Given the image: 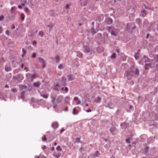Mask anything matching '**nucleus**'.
I'll return each instance as SVG.
<instances>
[{
  "instance_id": "1",
  "label": "nucleus",
  "mask_w": 158,
  "mask_h": 158,
  "mask_svg": "<svg viewBox=\"0 0 158 158\" xmlns=\"http://www.w3.org/2000/svg\"><path fill=\"white\" fill-rule=\"evenodd\" d=\"M133 73L135 75L138 76L139 74V71L138 69H135L132 66L130 69V71L126 72L124 75L128 79L130 80L132 77Z\"/></svg>"
},
{
  "instance_id": "2",
  "label": "nucleus",
  "mask_w": 158,
  "mask_h": 158,
  "mask_svg": "<svg viewBox=\"0 0 158 158\" xmlns=\"http://www.w3.org/2000/svg\"><path fill=\"white\" fill-rule=\"evenodd\" d=\"M108 30L112 35L115 36L118 35L119 31V29H116L113 27H108Z\"/></svg>"
},
{
  "instance_id": "3",
  "label": "nucleus",
  "mask_w": 158,
  "mask_h": 158,
  "mask_svg": "<svg viewBox=\"0 0 158 158\" xmlns=\"http://www.w3.org/2000/svg\"><path fill=\"white\" fill-rule=\"evenodd\" d=\"M56 97L55 96H51V98H52V102L53 103V108L54 109H56V105L55 104V102L56 101L57 102H60V101L59 99V98H56Z\"/></svg>"
},
{
  "instance_id": "4",
  "label": "nucleus",
  "mask_w": 158,
  "mask_h": 158,
  "mask_svg": "<svg viewBox=\"0 0 158 158\" xmlns=\"http://www.w3.org/2000/svg\"><path fill=\"white\" fill-rule=\"evenodd\" d=\"M20 88L23 91L21 93L20 96L21 98L22 99H23L25 98L24 96V93L25 92V91L24 90L26 89L27 86L25 85H21L20 86Z\"/></svg>"
},
{
  "instance_id": "5",
  "label": "nucleus",
  "mask_w": 158,
  "mask_h": 158,
  "mask_svg": "<svg viewBox=\"0 0 158 158\" xmlns=\"http://www.w3.org/2000/svg\"><path fill=\"white\" fill-rule=\"evenodd\" d=\"M135 25L132 23H128L127 24L126 29L128 31H131V29H133L135 28Z\"/></svg>"
},
{
  "instance_id": "6",
  "label": "nucleus",
  "mask_w": 158,
  "mask_h": 158,
  "mask_svg": "<svg viewBox=\"0 0 158 158\" xmlns=\"http://www.w3.org/2000/svg\"><path fill=\"white\" fill-rule=\"evenodd\" d=\"M27 80L29 81H32L35 78V75L34 74L27 73Z\"/></svg>"
},
{
  "instance_id": "7",
  "label": "nucleus",
  "mask_w": 158,
  "mask_h": 158,
  "mask_svg": "<svg viewBox=\"0 0 158 158\" xmlns=\"http://www.w3.org/2000/svg\"><path fill=\"white\" fill-rule=\"evenodd\" d=\"M85 49V52L87 53L90 52L92 53L94 51L93 50L92 48H90L89 46H86L84 47Z\"/></svg>"
},
{
  "instance_id": "8",
  "label": "nucleus",
  "mask_w": 158,
  "mask_h": 158,
  "mask_svg": "<svg viewBox=\"0 0 158 158\" xmlns=\"http://www.w3.org/2000/svg\"><path fill=\"white\" fill-rule=\"evenodd\" d=\"M38 59L39 62L42 64L43 67H44L46 64L44 59L40 57Z\"/></svg>"
},
{
  "instance_id": "9",
  "label": "nucleus",
  "mask_w": 158,
  "mask_h": 158,
  "mask_svg": "<svg viewBox=\"0 0 158 158\" xmlns=\"http://www.w3.org/2000/svg\"><path fill=\"white\" fill-rule=\"evenodd\" d=\"M68 81H73L74 79V77L73 75L69 74L67 76Z\"/></svg>"
},
{
  "instance_id": "10",
  "label": "nucleus",
  "mask_w": 158,
  "mask_h": 158,
  "mask_svg": "<svg viewBox=\"0 0 158 158\" xmlns=\"http://www.w3.org/2000/svg\"><path fill=\"white\" fill-rule=\"evenodd\" d=\"M111 133L113 135H115L117 132V131L115 128L114 127L111 128L110 130Z\"/></svg>"
},
{
  "instance_id": "11",
  "label": "nucleus",
  "mask_w": 158,
  "mask_h": 158,
  "mask_svg": "<svg viewBox=\"0 0 158 158\" xmlns=\"http://www.w3.org/2000/svg\"><path fill=\"white\" fill-rule=\"evenodd\" d=\"M50 14L52 16H55L57 15L55 11L53 10H50Z\"/></svg>"
},
{
  "instance_id": "12",
  "label": "nucleus",
  "mask_w": 158,
  "mask_h": 158,
  "mask_svg": "<svg viewBox=\"0 0 158 158\" xmlns=\"http://www.w3.org/2000/svg\"><path fill=\"white\" fill-rule=\"evenodd\" d=\"M53 155L56 158H58L60 156L61 154L59 153L54 152L53 154Z\"/></svg>"
},
{
  "instance_id": "13",
  "label": "nucleus",
  "mask_w": 158,
  "mask_h": 158,
  "mask_svg": "<svg viewBox=\"0 0 158 158\" xmlns=\"http://www.w3.org/2000/svg\"><path fill=\"white\" fill-rule=\"evenodd\" d=\"M23 79V77L21 75H19L17 77V79L19 81H20Z\"/></svg>"
},
{
  "instance_id": "14",
  "label": "nucleus",
  "mask_w": 158,
  "mask_h": 158,
  "mask_svg": "<svg viewBox=\"0 0 158 158\" xmlns=\"http://www.w3.org/2000/svg\"><path fill=\"white\" fill-rule=\"evenodd\" d=\"M58 127V123L56 122H54L52 124V127L54 129L57 128Z\"/></svg>"
},
{
  "instance_id": "15",
  "label": "nucleus",
  "mask_w": 158,
  "mask_h": 158,
  "mask_svg": "<svg viewBox=\"0 0 158 158\" xmlns=\"http://www.w3.org/2000/svg\"><path fill=\"white\" fill-rule=\"evenodd\" d=\"M66 81V78L64 77H62L61 78V82H62V85H64Z\"/></svg>"
},
{
  "instance_id": "16",
  "label": "nucleus",
  "mask_w": 158,
  "mask_h": 158,
  "mask_svg": "<svg viewBox=\"0 0 158 158\" xmlns=\"http://www.w3.org/2000/svg\"><path fill=\"white\" fill-rule=\"evenodd\" d=\"M40 94L41 96L43 97V98H46L48 97V95L46 94L41 93Z\"/></svg>"
},
{
  "instance_id": "17",
  "label": "nucleus",
  "mask_w": 158,
  "mask_h": 158,
  "mask_svg": "<svg viewBox=\"0 0 158 158\" xmlns=\"http://www.w3.org/2000/svg\"><path fill=\"white\" fill-rule=\"evenodd\" d=\"M121 126L122 127L125 128L127 127L128 126V124L126 123H123L121 124Z\"/></svg>"
},
{
  "instance_id": "18",
  "label": "nucleus",
  "mask_w": 158,
  "mask_h": 158,
  "mask_svg": "<svg viewBox=\"0 0 158 158\" xmlns=\"http://www.w3.org/2000/svg\"><path fill=\"white\" fill-rule=\"evenodd\" d=\"M103 51V48L101 47H99L97 49V51L98 52H101Z\"/></svg>"
},
{
  "instance_id": "19",
  "label": "nucleus",
  "mask_w": 158,
  "mask_h": 158,
  "mask_svg": "<svg viewBox=\"0 0 158 158\" xmlns=\"http://www.w3.org/2000/svg\"><path fill=\"white\" fill-rule=\"evenodd\" d=\"M146 15V12L145 10H143L141 12V15L143 17H144Z\"/></svg>"
},
{
  "instance_id": "20",
  "label": "nucleus",
  "mask_w": 158,
  "mask_h": 158,
  "mask_svg": "<svg viewBox=\"0 0 158 158\" xmlns=\"http://www.w3.org/2000/svg\"><path fill=\"white\" fill-rule=\"evenodd\" d=\"M60 87V85L58 84H56L54 86V89L56 90H57Z\"/></svg>"
},
{
  "instance_id": "21",
  "label": "nucleus",
  "mask_w": 158,
  "mask_h": 158,
  "mask_svg": "<svg viewBox=\"0 0 158 158\" xmlns=\"http://www.w3.org/2000/svg\"><path fill=\"white\" fill-rule=\"evenodd\" d=\"M74 99L76 102L77 104H80V102L77 98L75 97Z\"/></svg>"
},
{
  "instance_id": "22",
  "label": "nucleus",
  "mask_w": 158,
  "mask_h": 158,
  "mask_svg": "<svg viewBox=\"0 0 158 158\" xmlns=\"http://www.w3.org/2000/svg\"><path fill=\"white\" fill-rule=\"evenodd\" d=\"M61 90L62 91H64L65 93H66L68 92V88H67L66 87H64L62 88Z\"/></svg>"
},
{
  "instance_id": "23",
  "label": "nucleus",
  "mask_w": 158,
  "mask_h": 158,
  "mask_svg": "<svg viewBox=\"0 0 158 158\" xmlns=\"http://www.w3.org/2000/svg\"><path fill=\"white\" fill-rule=\"evenodd\" d=\"M40 84L38 82H35L34 83L33 86L34 87L38 88L39 87Z\"/></svg>"
},
{
  "instance_id": "24",
  "label": "nucleus",
  "mask_w": 158,
  "mask_h": 158,
  "mask_svg": "<svg viewBox=\"0 0 158 158\" xmlns=\"http://www.w3.org/2000/svg\"><path fill=\"white\" fill-rule=\"evenodd\" d=\"M106 21H107V23L108 24L111 23L112 22V20L110 18H108Z\"/></svg>"
},
{
  "instance_id": "25",
  "label": "nucleus",
  "mask_w": 158,
  "mask_h": 158,
  "mask_svg": "<svg viewBox=\"0 0 158 158\" xmlns=\"http://www.w3.org/2000/svg\"><path fill=\"white\" fill-rule=\"evenodd\" d=\"M11 68L8 66H6L5 67V70L6 71H8L11 70Z\"/></svg>"
},
{
  "instance_id": "26",
  "label": "nucleus",
  "mask_w": 158,
  "mask_h": 158,
  "mask_svg": "<svg viewBox=\"0 0 158 158\" xmlns=\"http://www.w3.org/2000/svg\"><path fill=\"white\" fill-rule=\"evenodd\" d=\"M82 56V53L80 52H77V56L79 57H81Z\"/></svg>"
},
{
  "instance_id": "27",
  "label": "nucleus",
  "mask_w": 158,
  "mask_h": 158,
  "mask_svg": "<svg viewBox=\"0 0 158 158\" xmlns=\"http://www.w3.org/2000/svg\"><path fill=\"white\" fill-rule=\"evenodd\" d=\"M139 54L138 53H136L135 55V57L136 60H137L139 58Z\"/></svg>"
},
{
  "instance_id": "28",
  "label": "nucleus",
  "mask_w": 158,
  "mask_h": 158,
  "mask_svg": "<svg viewBox=\"0 0 158 158\" xmlns=\"http://www.w3.org/2000/svg\"><path fill=\"white\" fill-rule=\"evenodd\" d=\"M21 5L22 6H24L26 3V2L25 1H24L23 0V1H21Z\"/></svg>"
},
{
  "instance_id": "29",
  "label": "nucleus",
  "mask_w": 158,
  "mask_h": 158,
  "mask_svg": "<svg viewBox=\"0 0 158 158\" xmlns=\"http://www.w3.org/2000/svg\"><path fill=\"white\" fill-rule=\"evenodd\" d=\"M36 158H46L42 154H40V155L37 156Z\"/></svg>"
},
{
  "instance_id": "30",
  "label": "nucleus",
  "mask_w": 158,
  "mask_h": 158,
  "mask_svg": "<svg viewBox=\"0 0 158 158\" xmlns=\"http://www.w3.org/2000/svg\"><path fill=\"white\" fill-rule=\"evenodd\" d=\"M133 107L131 106H129L128 109L127 110L128 112H130L131 110L133 109Z\"/></svg>"
},
{
  "instance_id": "31",
  "label": "nucleus",
  "mask_w": 158,
  "mask_h": 158,
  "mask_svg": "<svg viewBox=\"0 0 158 158\" xmlns=\"http://www.w3.org/2000/svg\"><path fill=\"white\" fill-rule=\"evenodd\" d=\"M90 31L92 35H94L96 33V32L93 29H91Z\"/></svg>"
},
{
  "instance_id": "32",
  "label": "nucleus",
  "mask_w": 158,
  "mask_h": 158,
  "mask_svg": "<svg viewBox=\"0 0 158 158\" xmlns=\"http://www.w3.org/2000/svg\"><path fill=\"white\" fill-rule=\"evenodd\" d=\"M25 18V16L24 15L23 13H22L21 15V19L23 20Z\"/></svg>"
},
{
  "instance_id": "33",
  "label": "nucleus",
  "mask_w": 158,
  "mask_h": 158,
  "mask_svg": "<svg viewBox=\"0 0 158 158\" xmlns=\"http://www.w3.org/2000/svg\"><path fill=\"white\" fill-rule=\"evenodd\" d=\"M56 150L59 151L60 152L62 150V148L60 146H58L56 148Z\"/></svg>"
},
{
  "instance_id": "34",
  "label": "nucleus",
  "mask_w": 158,
  "mask_h": 158,
  "mask_svg": "<svg viewBox=\"0 0 158 158\" xmlns=\"http://www.w3.org/2000/svg\"><path fill=\"white\" fill-rule=\"evenodd\" d=\"M52 26L53 25L52 23H50V24L48 26V27L49 28L50 30L51 29Z\"/></svg>"
},
{
  "instance_id": "35",
  "label": "nucleus",
  "mask_w": 158,
  "mask_h": 158,
  "mask_svg": "<svg viewBox=\"0 0 158 158\" xmlns=\"http://www.w3.org/2000/svg\"><path fill=\"white\" fill-rule=\"evenodd\" d=\"M99 155V152L98 151H96L95 152V153L94 154V157H96L97 156Z\"/></svg>"
},
{
  "instance_id": "36",
  "label": "nucleus",
  "mask_w": 158,
  "mask_h": 158,
  "mask_svg": "<svg viewBox=\"0 0 158 158\" xmlns=\"http://www.w3.org/2000/svg\"><path fill=\"white\" fill-rule=\"evenodd\" d=\"M131 139V137H129L126 140V141L127 143H130V140Z\"/></svg>"
},
{
  "instance_id": "37",
  "label": "nucleus",
  "mask_w": 158,
  "mask_h": 158,
  "mask_svg": "<svg viewBox=\"0 0 158 158\" xmlns=\"http://www.w3.org/2000/svg\"><path fill=\"white\" fill-rule=\"evenodd\" d=\"M39 35L41 37H43L44 35L43 32L41 31L39 32Z\"/></svg>"
},
{
  "instance_id": "38",
  "label": "nucleus",
  "mask_w": 158,
  "mask_h": 158,
  "mask_svg": "<svg viewBox=\"0 0 158 158\" xmlns=\"http://www.w3.org/2000/svg\"><path fill=\"white\" fill-rule=\"evenodd\" d=\"M17 9V8L15 7H13L11 8V12H13L16 10Z\"/></svg>"
},
{
  "instance_id": "39",
  "label": "nucleus",
  "mask_w": 158,
  "mask_h": 158,
  "mask_svg": "<svg viewBox=\"0 0 158 158\" xmlns=\"http://www.w3.org/2000/svg\"><path fill=\"white\" fill-rule=\"evenodd\" d=\"M55 60L56 61V62H58L59 60V57L58 56H57L55 58Z\"/></svg>"
},
{
  "instance_id": "40",
  "label": "nucleus",
  "mask_w": 158,
  "mask_h": 158,
  "mask_svg": "<svg viewBox=\"0 0 158 158\" xmlns=\"http://www.w3.org/2000/svg\"><path fill=\"white\" fill-rule=\"evenodd\" d=\"M22 51H23V54H22V57H23L24 56L26 52H25V50L23 49H22Z\"/></svg>"
},
{
  "instance_id": "41",
  "label": "nucleus",
  "mask_w": 158,
  "mask_h": 158,
  "mask_svg": "<svg viewBox=\"0 0 158 158\" xmlns=\"http://www.w3.org/2000/svg\"><path fill=\"white\" fill-rule=\"evenodd\" d=\"M73 114H78V112L75 109L73 110Z\"/></svg>"
},
{
  "instance_id": "42",
  "label": "nucleus",
  "mask_w": 158,
  "mask_h": 158,
  "mask_svg": "<svg viewBox=\"0 0 158 158\" xmlns=\"http://www.w3.org/2000/svg\"><path fill=\"white\" fill-rule=\"evenodd\" d=\"M100 98H98L96 100H95V102H99L100 101Z\"/></svg>"
},
{
  "instance_id": "43",
  "label": "nucleus",
  "mask_w": 158,
  "mask_h": 158,
  "mask_svg": "<svg viewBox=\"0 0 158 158\" xmlns=\"http://www.w3.org/2000/svg\"><path fill=\"white\" fill-rule=\"evenodd\" d=\"M63 68V64H60L58 66V68L60 69H62Z\"/></svg>"
},
{
  "instance_id": "44",
  "label": "nucleus",
  "mask_w": 158,
  "mask_h": 158,
  "mask_svg": "<svg viewBox=\"0 0 158 158\" xmlns=\"http://www.w3.org/2000/svg\"><path fill=\"white\" fill-rule=\"evenodd\" d=\"M24 10L25 12L28 13L29 10V9L27 7H25L24 9Z\"/></svg>"
},
{
  "instance_id": "45",
  "label": "nucleus",
  "mask_w": 158,
  "mask_h": 158,
  "mask_svg": "<svg viewBox=\"0 0 158 158\" xmlns=\"http://www.w3.org/2000/svg\"><path fill=\"white\" fill-rule=\"evenodd\" d=\"M115 54H113L111 56V58L114 59L115 58Z\"/></svg>"
},
{
  "instance_id": "46",
  "label": "nucleus",
  "mask_w": 158,
  "mask_h": 158,
  "mask_svg": "<svg viewBox=\"0 0 158 158\" xmlns=\"http://www.w3.org/2000/svg\"><path fill=\"white\" fill-rule=\"evenodd\" d=\"M9 33L10 31L9 30H7L6 32V34L8 35H9Z\"/></svg>"
},
{
  "instance_id": "47",
  "label": "nucleus",
  "mask_w": 158,
  "mask_h": 158,
  "mask_svg": "<svg viewBox=\"0 0 158 158\" xmlns=\"http://www.w3.org/2000/svg\"><path fill=\"white\" fill-rule=\"evenodd\" d=\"M126 57L125 56H123V58L122 59L123 61H125L126 60Z\"/></svg>"
},
{
  "instance_id": "48",
  "label": "nucleus",
  "mask_w": 158,
  "mask_h": 158,
  "mask_svg": "<svg viewBox=\"0 0 158 158\" xmlns=\"http://www.w3.org/2000/svg\"><path fill=\"white\" fill-rule=\"evenodd\" d=\"M46 138L45 136H44V137L42 139V140L43 141H46Z\"/></svg>"
},
{
  "instance_id": "49",
  "label": "nucleus",
  "mask_w": 158,
  "mask_h": 158,
  "mask_svg": "<svg viewBox=\"0 0 158 158\" xmlns=\"http://www.w3.org/2000/svg\"><path fill=\"white\" fill-rule=\"evenodd\" d=\"M70 6L68 5H67L66 6L65 8L66 9H68V8H69Z\"/></svg>"
},
{
  "instance_id": "50",
  "label": "nucleus",
  "mask_w": 158,
  "mask_h": 158,
  "mask_svg": "<svg viewBox=\"0 0 158 158\" xmlns=\"http://www.w3.org/2000/svg\"><path fill=\"white\" fill-rule=\"evenodd\" d=\"M80 140V139L79 138H77L76 139V142H79Z\"/></svg>"
},
{
  "instance_id": "51",
  "label": "nucleus",
  "mask_w": 158,
  "mask_h": 158,
  "mask_svg": "<svg viewBox=\"0 0 158 158\" xmlns=\"http://www.w3.org/2000/svg\"><path fill=\"white\" fill-rule=\"evenodd\" d=\"M147 66H149V67H150V66H151V64H147V65H146V67H145V69H147Z\"/></svg>"
},
{
  "instance_id": "52",
  "label": "nucleus",
  "mask_w": 158,
  "mask_h": 158,
  "mask_svg": "<svg viewBox=\"0 0 158 158\" xmlns=\"http://www.w3.org/2000/svg\"><path fill=\"white\" fill-rule=\"evenodd\" d=\"M144 58H145V60H144V62H148V58L147 57H144Z\"/></svg>"
},
{
  "instance_id": "53",
  "label": "nucleus",
  "mask_w": 158,
  "mask_h": 158,
  "mask_svg": "<svg viewBox=\"0 0 158 158\" xmlns=\"http://www.w3.org/2000/svg\"><path fill=\"white\" fill-rule=\"evenodd\" d=\"M65 130L63 128H62L61 129V131H60V133H61L62 132H63Z\"/></svg>"
},
{
  "instance_id": "54",
  "label": "nucleus",
  "mask_w": 158,
  "mask_h": 158,
  "mask_svg": "<svg viewBox=\"0 0 158 158\" xmlns=\"http://www.w3.org/2000/svg\"><path fill=\"white\" fill-rule=\"evenodd\" d=\"M12 91L13 92H16L17 91V90L16 89H13L12 90Z\"/></svg>"
},
{
  "instance_id": "55",
  "label": "nucleus",
  "mask_w": 158,
  "mask_h": 158,
  "mask_svg": "<svg viewBox=\"0 0 158 158\" xmlns=\"http://www.w3.org/2000/svg\"><path fill=\"white\" fill-rule=\"evenodd\" d=\"M36 44V41H34L33 42V44L34 45H35Z\"/></svg>"
},
{
  "instance_id": "56",
  "label": "nucleus",
  "mask_w": 158,
  "mask_h": 158,
  "mask_svg": "<svg viewBox=\"0 0 158 158\" xmlns=\"http://www.w3.org/2000/svg\"><path fill=\"white\" fill-rule=\"evenodd\" d=\"M2 30H2V27H0V34L2 33Z\"/></svg>"
},
{
  "instance_id": "57",
  "label": "nucleus",
  "mask_w": 158,
  "mask_h": 158,
  "mask_svg": "<svg viewBox=\"0 0 158 158\" xmlns=\"http://www.w3.org/2000/svg\"><path fill=\"white\" fill-rule=\"evenodd\" d=\"M4 18V17L3 16H0V21L2 20Z\"/></svg>"
},
{
  "instance_id": "58",
  "label": "nucleus",
  "mask_w": 158,
  "mask_h": 158,
  "mask_svg": "<svg viewBox=\"0 0 158 158\" xmlns=\"http://www.w3.org/2000/svg\"><path fill=\"white\" fill-rule=\"evenodd\" d=\"M32 57L33 58H34L36 56V54H33L32 55Z\"/></svg>"
},
{
  "instance_id": "59",
  "label": "nucleus",
  "mask_w": 158,
  "mask_h": 158,
  "mask_svg": "<svg viewBox=\"0 0 158 158\" xmlns=\"http://www.w3.org/2000/svg\"><path fill=\"white\" fill-rule=\"evenodd\" d=\"M62 97L61 96H60L58 97V98H59V99L60 101L61 100V99L62 98Z\"/></svg>"
},
{
  "instance_id": "60",
  "label": "nucleus",
  "mask_w": 158,
  "mask_h": 158,
  "mask_svg": "<svg viewBox=\"0 0 158 158\" xmlns=\"http://www.w3.org/2000/svg\"><path fill=\"white\" fill-rule=\"evenodd\" d=\"M46 146H44L43 147V148H42V149H43V150H44V149H46Z\"/></svg>"
},
{
  "instance_id": "61",
  "label": "nucleus",
  "mask_w": 158,
  "mask_h": 158,
  "mask_svg": "<svg viewBox=\"0 0 158 158\" xmlns=\"http://www.w3.org/2000/svg\"><path fill=\"white\" fill-rule=\"evenodd\" d=\"M24 70H26V72H27L28 71V68L27 67H25L24 69Z\"/></svg>"
},
{
  "instance_id": "62",
  "label": "nucleus",
  "mask_w": 158,
  "mask_h": 158,
  "mask_svg": "<svg viewBox=\"0 0 158 158\" xmlns=\"http://www.w3.org/2000/svg\"><path fill=\"white\" fill-rule=\"evenodd\" d=\"M91 111V110L90 109H88L86 110V112H90Z\"/></svg>"
},
{
  "instance_id": "63",
  "label": "nucleus",
  "mask_w": 158,
  "mask_h": 158,
  "mask_svg": "<svg viewBox=\"0 0 158 158\" xmlns=\"http://www.w3.org/2000/svg\"><path fill=\"white\" fill-rule=\"evenodd\" d=\"M15 26H14V25H13L11 27V28L12 29H15Z\"/></svg>"
},
{
  "instance_id": "64",
  "label": "nucleus",
  "mask_w": 158,
  "mask_h": 158,
  "mask_svg": "<svg viewBox=\"0 0 158 158\" xmlns=\"http://www.w3.org/2000/svg\"><path fill=\"white\" fill-rule=\"evenodd\" d=\"M137 21H138V23H140L141 22V20L140 19H138L137 20Z\"/></svg>"
}]
</instances>
